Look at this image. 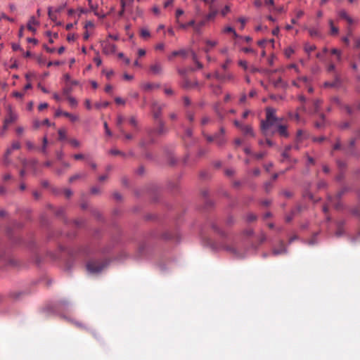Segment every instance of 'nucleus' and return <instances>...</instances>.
Segmentation results:
<instances>
[{
	"label": "nucleus",
	"mask_w": 360,
	"mask_h": 360,
	"mask_svg": "<svg viewBox=\"0 0 360 360\" xmlns=\"http://www.w3.org/2000/svg\"><path fill=\"white\" fill-rule=\"evenodd\" d=\"M277 120L275 109L272 108H266V120H263L261 124L262 130H266L269 127L275 124Z\"/></svg>",
	"instance_id": "obj_1"
},
{
	"label": "nucleus",
	"mask_w": 360,
	"mask_h": 360,
	"mask_svg": "<svg viewBox=\"0 0 360 360\" xmlns=\"http://www.w3.org/2000/svg\"><path fill=\"white\" fill-rule=\"evenodd\" d=\"M107 260H90L86 264V269L91 274H97L101 272L108 264Z\"/></svg>",
	"instance_id": "obj_2"
},
{
	"label": "nucleus",
	"mask_w": 360,
	"mask_h": 360,
	"mask_svg": "<svg viewBox=\"0 0 360 360\" xmlns=\"http://www.w3.org/2000/svg\"><path fill=\"white\" fill-rule=\"evenodd\" d=\"M7 116L4 122V129L6 130L8 124L15 122L18 118V115L13 110L11 105H8L6 107Z\"/></svg>",
	"instance_id": "obj_3"
},
{
	"label": "nucleus",
	"mask_w": 360,
	"mask_h": 360,
	"mask_svg": "<svg viewBox=\"0 0 360 360\" xmlns=\"http://www.w3.org/2000/svg\"><path fill=\"white\" fill-rule=\"evenodd\" d=\"M67 309V303L65 300H58L55 302L53 306V311L54 313L63 316H65V312Z\"/></svg>",
	"instance_id": "obj_4"
},
{
	"label": "nucleus",
	"mask_w": 360,
	"mask_h": 360,
	"mask_svg": "<svg viewBox=\"0 0 360 360\" xmlns=\"http://www.w3.org/2000/svg\"><path fill=\"white\" fill-rule=\"evenodd\" d=\"M103 51L105 54L114 53L116 51V46L114 44H111L108 41H104L102 44Z\"/></svg>",
	"instance_id": "obj_5"
},
{
	"label": "nucleus",
	"mask_w": 360,
	"mask_h": 360,
	"mask_svg": "<svg viewBox=\"0 0 360 360\" xmlns=\"http://www.w3.org/2000/svg\"><path fill=\"white\" fill-rule=\"evenodd\" d=\"M150 71L153 75H160L162 72V65L159 61H155L150 66Z\"/></svg>",
	"instance_id": "obj_6"
},
{
	"label": "nucleus",
	"mask_w": 360,
	"mask_h": 360,
	"mask_svg": "<svg viewBox=\"0 0 360 360\" xmlns=\"http://www.w3.org/2000/svg\"><path fill=\"white\" fill-rule=\"evenodd\" d=\"M39 25V22L36 20V18L34 16L30 17L27 27V29L32 32L33 33H35L37 31V29L34 27V26H37Z\"/></svg>",
	"instance_id": "obj_7"
},
{
	"label": "nucleus",
	"mask_w": 360,
	"mask_h": 360,
	"mask_svg": "<svg viewBox=\"0 0 360 360\" xmlns=\"http://www.w3.org/2000/svg\"><path fill=\"white\" fill-rule=\"evenodd\" d=\"M205 43L206 45L205 51L209 52L212 48L215 47L219 42L217 39H205Z\"/></svg>",
	"instance_id": "obj_8"
},
{
	"label": "nucleus",
	"mask_w": 360,
	"mask_h": 360,
	"mask_svg": "<svg viewBox=\"0 0 360 360\" xmlns=\"http://www.w3.org/2000/svg\"><path fill=\"white\" fill-rule=\"evenodd\" d=\"M278 132L281 136L288 137L289 134L288 131V127L286 125L279 124L278 125Z\"/></svg>",
	"instance_id": "obj_9"
},
{
	"label": "nucleus",
	"mask_w": 360,
	"mask_h": 360,
	"mask_svg": "<svg viewBox=\"0 0 360 360\" xmlns=\"http://www.w3.org/2000/svg\"><path fill=\"white\" fill-rule=\"evenodd\" d=\"M91 10L94 12V15L100 18H104L105 17V15L104 13H101L98 12V5L97 4H92L89 6Z\"/></svg>",
	"instance_id": "obj_10"
},
{
	"label": "nucleus",
	"mask_w": 360,
	"mask_h": 360,
	"mask_svg": "<svg viewBox=\"0 0 360 360\" xmlns=\"http://www.w3.org/2000/svg\"><path fill=\"white\" fill-rule=\"evenodd\" d=\"M59 11H60L59 9L53 11L51 8H49V16L51 18V20L56 22V24H58V22L56 21V18H57L56 14Z\"/></svg>",
	"instance_id": "obj_11"
},
{
	"label": "nucleus",
	"mask_w": 360,
	"mask_h": 360,
	"mask_svg": "<svg viewBox=\"0 0 360 360\" xmlns=\"http://www.w3.org/2000/svg\"><path fill=\"white\" fill-rule=\"evenodd\" d=\"M328 24L330 28V34L336 35L339 32V29L334 25L333 20H328Z\"/></svg>",
	"instance_id": "obj_12"
},
{
	"label": "nucleus",
	"mask_w": 360,
	"mask_h": 360,
	"mask_svg": "<svg viewBox=\"0 0 360 360\" xmlns=\"http://www.w3.org/2000/svg\"><path fill=\"white\" fill-rule=\"evenodd\" d=\"M286 252L285 248L284 247L283 244L281 245V247L278 249H274L272 251V253L274 255H278L283 254Z\"/></svg>",
	"instance_id": "obj_13"
},
{
	"label": "nucleus",
	"mask_w": 360,
	"mask_h": 360,
	"mask_svg": "<svg viewBox=\"0 0 360 360\" xmlns=\"http://www.w3.org/2000/svg\"><path fill=\"white\" fill-rule=\"evenodd\" d=\"M241 131L245 134H250L251 136H254L252 129L250 126L241 127Z\"/></svg>",
	"instance_id": "obj_14"
},
{
	"label": "nucleus",
	"mask_w": 360,
	"mask_h": 360,
	"mask_svg": "<svg viewBox=\"0 0 360 360\" xmlns=\"http://www.w3.org/2000/svg\"><path fill=\"white\" fill-rule=\"evenodd\" d=\"M222 32L224 33H232L236 38H237L238 37L237 33L236 32L235 30L231 26L225 27L223 29Z\"/></svg>",
	"instance_id": "obj_15"
},
{
	"label": "nucleus",
	"mask_w": 360,
	"mask_h": 360,
	"mask_svg": "<svg viewBox=\"0 0 360 360\" xmlns=\"http://www.w3.org/2000/svg\"><path fill=\"white\" fill-rule=\"evenodd\" d=\"M13 150L9 147L7 148L6 153H5V155H4V162L6 164H9L10 163V160L8 158V157L11 155V154L13 153Z\"/></svg>",
	"instance_id": "obj_16"
},
{
	"label": "nucleus",
	"mask_w": 360,
	"mask_h": 360,
	"mask_svg": "<svg viewBox=\"0 0 360 360\" xmlns=\"http://www.w3.org/2000/svg\"><path fill=\"white\" fill-rule=\"evenodd\" d=\"M92 216L98 220V222H102V214L99 210H94L92 211Z\"/></svg>",
	"instance_id": "obj_17"
},
{
	"label": "nucleus",
	"mask_w": 360,
	"mask_h": 360,
	"mask_svg": "<svg viewBox=\"0 0 360 360\" xmlns=\"http://www.w3.org/2000/svg\"><path fill=\"white\" fill-rule=\"evenodd\" d=\"M141 37L145 39L150 37V33L147 28H142L140 32Z\"/></svg>",
	"instance_id": "obj_18"
},
{
	"label": "nucleus",
	"mask_w": 360,
	"mask_h": 360,
	"mask_svg": "<svg viewBox=\"0 0 360 360\" xmlns=\"http://www.w3.org/2000/svg\"><path fill=\"white\" fill-rule=\"evenodd\" d=\"M47 143H48V139H47L46 136H45L43 138V145H42V147L41 148V151L44 155H46V153H47V150H46Z\"/></svg>",
	"instance_id": "obj_19"
},
{
	"label": "nucleus",
	"mask_w": 360,
	"mask_h": 360,
	"mask_svg": "<svg viewBox=\"0 0 360 360\" xmlns=\"http://www.w3.org/2000/svg\"><path fill=\"white\" fill-rule=\"evenodd\" d=\"M194 20H191L189 21L188 23H182L181 22H179V23H177L179 25V28H181V29H186L188 28L189 26H193L194 25Z\"/></svg>",
	"instance_id": "obj_20"
},
{
	"label": "nucleus",
	"mask_w": 360,
	"mask_h": 360,
	"mask_svg": "<svg viewBox=\"0 0 360 360\" xmlns=\"http://www.w3.org/2000/svg\"><path fill=\"white\" fill-rule=\"evenodd\" d=\"M316 49V46L314 45V44H306L304 45V51L307 52V53H311L312 51H314V50Z\"/></svg>",
	"instance_id": "obj_21"
},
{
	"label": "nucleus",
	"mask_w": 360,
	"mask_h": 360,
	"mask_svg": "<svg viewBox=\"0 0 360 360\" xmlns=\"http://www.w3.org/2000/svg\"><path fill=\"white\" fill-rule=\"evenodd\" d=\"M205 25V22H200V23L198 24H195L194 23V25L193 26V29L194 30L198 32V33H200L201 32V30H202V27Z\"/></svg>",
	"instance_id": "obj_22"
},
{
	"label": "nucleus",
	"mask_w": 360,
	"mask_h": 360,
	"mask_svg": "<svg viewBox=\"0 0 360 360\" xmlns=\"http://www.w3.org/2000/svg\"><path fill=\"white\" fill-rule=\"evenodd\" d=\"M331 53L337 56L338 60H341L342 51L340 49H333L331 50Z\"/></svg>",
	"instance_id": "obj_23"
},
{
	"label": "nucleus",
	"mask_w": 360,
	"mask_h": 360,
	"mask_svg": "<svg viewBox=\"0 0 360 360\" xmlns=\"http://www.w3.org/2000/svg\"><path fill=\"white\" fill-rule=\"evenodd\" d=\"M79 120V116L77 114H69V121L77 122Z\"/></svg>",
	"instance_id": "obj_24"
},
{
	"label": "nucleus",
	"mask_w": 360,
	"mask_h": 360,
	"mask_svg": "<svg viewBox=\"0 0 360 360\" xmlns=\"http://www.w3.org/2000/svg\"><path fill=\"white\" fill-rule=\"evenodd\" d=\"M145 249L146 246L144 245H140L137 251L136 257H140L143 254Z\"/></svg>",
	"instance_id": "obj_25"
},
{
	"label": "nucleus",
	"mask_w": 360,
	"mask_h": 360,
	"mask_svg": "<svg viewBox=\"0 0 360 360\" xmlns=\"http://www.w3.org/2000/svg\"><path fill=\"white\" fill-rule=\"evenodd\" d=\"M108 105H109L108 102L104 101V102L96 103L95 104V107L96 108L99 109V108H106Z\"/></svg>",
	"instance_id": "obj_26"
},
{
	"label": "nucleus",
	"mask_w": 360,
	"mask_h": 360,
	"mask_svg": "<svg viewBox=\"0 0 360 360\" xmlns=\"http://www.w3.org/2000/svg\"><path fill=\"white\" fill-rule=\"evenodd\" d=\"M69 105L72 108H76L77 106V101L75 98L69 97Z\"/></svg>",
	"instance_id": "obj_27"
},
{
	"label": "nucleus",
	"mask_w": 360,
	"mask_h": 360,
	"mask_svg": "<svg viewBox=\"0 0 360 360\" xmlns=\"http://www.w3.org/2000/svg\"><path fill=\"white\" fill-rule=\"evenodd\" d=\"M62 64L63 65L65 64V61L56 60V61H53V62H51V61L49 62L47 64V66L48 67H50L51 65L58 66Z\"/></svg>",
	"instance_id": "obj_28"
},
{
	"label": "nucleus",
	"mask_w": 360,
	"mask_h": 360,
	"mask_svg": "<svg viewBox=\"0 0 360 360\" xmlns=\"http://www.w3.org/2000/svg\"><path fill=\"white\" fill-rule=\"evenodd\" d=\"M184 14V11L182 9H177L176 11V23H179L180 19L179 17Z\"/></svg>",
	"instance_id": "obj_29"
},
{
	"label": "nucleus",
	"mask_w": 360,
	"mask_h": 360,
	"mask_svg": "<svg viewBox=\"0 0 360 360\" xmlns=\"http://www.w3.org/2000/svg\"><path fill=\"white\" fill-rule=\"evenodd\" d=\"M352 36V32L349 31L348 34L342 38V41H344L347 45L349 44V37Z\"/></svg>",
	"instance_id": "obj_30"
},
{
	"label": "nucleus",
	"mask_w": 360,
	"mask_h": 360,
	"mask_svg": "<svg viewBox=\"0 0 360 360\" xmlns=\"http://www.w3.org/2000/svg\"><path fill=\"white\" fill-rule=\"evenodd\" d=\"M354 47L360 50V37H356L354 39Z\"/></svg>",
	"instance_id": "obj_31"
},
{
	"label": "nucleus",
	"mask_w": 360,
	"mask_h": 360,
	"mask_svg": "<svg viewBox=\"0 0 360 360\" xmlns=\"http://www.w3.org/2000/svg\"><path fill=\"white\" fill-rule=\"evenodd\" d=\"M293 53H294V50L291 47H288V48L285 49V55L288 58H290Z\"/></svg>",
	"instance_id": "obj_32"
},
{
	"label": "nucleus",
	"mask_w": 360,
	"mask_h": 360,
	"mask_svg": "<svg viewBox=\"0 0 360 360\" xmlns=\"http://www.w3.org/2000/svg\"><path fill=\"white\" fill-rule=\"evenodd\" d=\"M309 33L312 37L319 36V31L316 29H315V28H310V29H309Z\"/></svg>",
	"instance_id": "obj_33"
},
{
	"label": "nucleus",
	"mask_w": 360,
	"mask_h": 360,
	"mask_svg": "<svg viewBox=\"0 0 360 360\" xmlns=\"http://www.w3.org/2000/svg\"><path fill=\"white\" fill-rule=\"evenodd\" d=\"M327 52H328V49H327L326 47H324V48L323 49L322 52H321V53H318L316 54V57H317L318 58L322 59V58H323L324 55H325Z\"/></svg>",
	"instance_id": "obj_34"
},
{
	"label": "nucleus",
	"mask_w": 360,
	"mask_h": 360,
	"mask_svg": "<svg viewBox=\"0 0 360 360\" xmlns=\"http://www.w3.org/2000/svg\"><path fill=\"white\" fill-rule=\"evenodd\" d=\"M231 11V8L229 6H226L221 11L222 15H226Z\"/></svg>",
	"instance_id": "obj_35"
},
{
	"label": "nucleus",
	"mask_w": 360,
	"mask_h": 360,
	"mask_svg": "<svg viewBox=\"0 0 360 360\" xmlns=\"http://www.w3.org/2000/svg\"><path fill=\"white\" fill-rule=\"evenodd\" d=\"M338 15L340 17L344 18V19H346L349 15L347 14V13L346 12V11L345 10H341L338 12Z\"/></svg>",
	"instance_id": "obj_36"
},
{
	"label": "nucleus",
	"mask_w": 360,
	"mask_h": 360,
	"mask_svg": "<svg viewBox=\"0 0 360 360\" xmlns=\"http://www.w3.org/2000/svg\"><path fill=\"white\" fill-rule=\"evenodd\" d=\"M103 125H104L105 131L106 135H108L109 136H112V132L109 129L107 122H105Z\"/></svg>",
	"instance_id": "obj_37"
},
{
	"label": "nucleus",
	"mask_w": 360,
	"mask_h": 360,
	"mask_svg": "<svg viewBox=\"0 0 360 360\" xmlns=\"http://www.w3.org/2000/svg\"><path fill=\"white\" fill-rule=\"evenodd\" d=\"M94 62L96 63V65L97 66H100L102 63V60L101 58V57L97 55L94 58Z\"/></svg>",
	"instance_id": "obj_38"
},
{
	"label": "nucleus",
	"mask_w": 360,
	"mask_h": 360,
	"mask_svg": "<svg viewBox=\"0 0 360 360\" xmlns=\"http://www.w3.org/2000/svg\"><path fill=\"white\" fill-rule=\"evenodd\" d=\"M65 129H60L58 131L59 138L60 140H63L65 138Z\"/></svg>",
	"instance_id": "obj_39"
},
{
	"label": "nucleus",
	"mask_w": 360,
	"mask_h": 360,
	"mask_svg": "<svg viewBox=\"0 0 360 360\" xmlns=\"http://www.w3.org/2000/svg\"><path fill=\"white\" fill-rule=\"evenodd\" d=\"M84 27L86 30H88V29H93L94 27V24L91 21H88V22H86V24L84 25Z\"/></svg>",
	"instance_id": "obj_40"
},
{
	"label": "nucleus",
	"mask_w": 360,
	"mask_h": 360,
	"mask_svg": "<svg viewBox=\"0 0 360 360\" xmlns=\"http://www.w3.org/2000/svg\"><path fill=\"white\" fill-rule=\"evenodd\" d=\"M231 63V60L230 58H226L225 63L224 64L221 65V68L224 69V70H226L228 66L229 65V64Z\"/></svg>",
	"instance_id": "obj_41"
},
{
	"label": "nucleus",
	"mask_w": 360,
	"mask_h": 360,
	"mask_svg": "<svg viewBox=\"0 0 360 360\" xmlns=\"http://www.w3.org/2000/svg\"><path fill=\"white\" fill-rule=\"evenodd\" d=\"M238 21L240 22V24H241L240 29L243 30L245 27V25L246 22V19L243 17H241V18H238Z\"/></svg>",
	"instance_id": "obj_42"
},
{
	"label": "nucleus",
	"mask_w": 360,
	"mask_h": 360,
	"mask_svg": "<svg viewBox=\"0 0 360 360\" xmlns=\"http://www.w3.org/2000/svg\"><path fill=\"white\" fill-rule=\"evenodd\" d=\"M11 148L13 149V150H18L20 148V144L19 142L16 141V142H13L11 146Z\"/></svg>",
	"instance_id": "obj_43"
},
{
	"label": "nucleus",
	"mask_w": 360,
	"mask_h": 360,
	"mask_svg": "<svg viewBox=\"0 0 360 360\" xmlns=\"http://www.w3.org/2000/svg\"><path fill=\"white\" fill-rule=\"evenodd\" d=\"M295 13H296V18L297 19L302 18L304 15V11L302 10H297L295 11Z\"/></svg>",
	"instance_id": "obj_44"
},
{
	"label": "nucleus",
	"mask_w": 360,
	"mask_h": 360,
	"mask_svg": "<svg viewBox=\"0 0 360 360\" xmlns=\"http://www.w3.org/2000/svg\"><path fill=\"white\" fill-rule=\"evenodd\" d=\"M101 191L98 187H93L91 188V193L92 194H98L100 193Z\"/></svg>",
	"instance_id": "obj_45"
},
{
	"label": "nucleus",
	"mask_w": 360,
	"mask_h": 360,
	"mask_svg": "<svg viewBox=\"0 0 360 360\" xmlns=\"http://www.w3.org/2000/svg\"><path fill=\"white\" fill-rule=\"evenodd\" d=\"M129 123L134 126V127H136L137 126V122H136V120L134 117H130L129 119Z\"/></svg>",
	"instance_id": "obj_46"
},
{
	"label": "nucleus",
	"mask_w": 360,
	"mask_h": 360,
	"mask_svg": "<svg viewBox=\"0 0 360 360\" xmlns=\"http://www.w3.org/2000/svg\"><path fill=\"white\" fill-rule=\"evenodd\" d=\"M85 106L88 110H91L92 108L91 101L89 99H86L84 102Z\"/></svg>",
	"instance_id": "obj_47"
},
{
	"label": "nucleus",
	"mask_w": 360,
	"mask_h": 360,
	"mask_svg": "<svg viewBox=\"0 0 360 360\" xmlns=\"http://www.w3.org/2000/svg\"><path fill=\"white\" fill-rule=\"evenodd\" d=\"M115 101L116 103H117V104H122V105L125 104L124 100H123L122 98L117 97V98H115Z\"/></svg>",
	"instance_id": "obj_48"
},
{
	"label": "nucleus",
	"mask_w": 360,
	"mask_h": 360,
	"mask_svg": "<svg viewBox=\"0 0 360 360\" xmlns=\"http://www.w3.org/2000/svg\"><path fill=\"white\" fill-rule=\"evenodd\" d=\"M41 124H42V123L39 120H35L33 122L34 127L36 128V129H38L39 127H40V126Z\"/></svg>",
	"instance_id": "obj_49"
},
{
	"label": "nucleus",
	"mask_w": 360,
	"mask_h": 360,
	"mask_svg": "<svg viewBox=\"0 0 360 360\" xmlns=\"http://www.w3.org/2000/svg\"><path fill=\"white\" fill-rule=\"evenodd\" d=\"M238 63L240 66L243 67L244 69H247L248 63L245 60H240Z\"/></svg>",
	"instance_id": "obj_50"
},
{
	"label": "nucleus",
	"mask_w": 360,
	"mask_h": 360,
	"mask_svg": "<svg viewBox=\"0 0 360 360\" xmlns=\"http://www.w3.org/2000/svg\"><path fill=\"white\" fill-rule=\"evenodd\" d=\"M123 117L122 115H118L117 118V124L118 126H120L123 122Z\"/></svg>",
	"instance_id": "obj_51"
},
{
	"label": "nucleus",
	"mask_w": 360,
	"mask_h": 360,
	"mask_svg": "<svg viewBox=\"0 0 360 360\" xmlns=\"http://www.w3.org/2000/svg\"><path fill=\"white\" fill-rule=\"evenodd\" d=\"M24 132V128L22 127H18L16 128V133L18 135H21Z\"/></svg>",
	"instance_id": "obj_52"
},
{
	"label": "nucleus",
	"mask_w": 360,
	"mask_h": 360,
	"mask_svg": "<svg viewBox=\"0 0 360 360\" xmlns=\"http://www.w3.org/2000/svg\"><path fill=\"white\" fill-rule=\"evenodd\" d=\"M245 233L248 237L251 236L253 234L252 229L251 228L248 229L247 230L245 231Z\"/></svg>",
	"instance_id": "obj_53"
},
{
	"label": "nucleus",
	"mask_w": 360,
	"mask_h": 360,
	"mask_svg": "<svg viewBox=\"0 0 360 360\" xmlns=\"http://www.w3.org/2000/svg\"><path fill=\"white\" fill-rule=\"evenodd\" d=\"M145 54H146V51H145V49H139L138 50V55H139L140 57H142V56H145Z\"/></svg>",
	"instance_id": "obj_54"
},
{
	"label": "nucleus",
	"mask_w": 360,
	"mask_h": 360,
	"mask_svg": "<svg viewBox=\"0 0 360 360\" xmlns=\"http://www.w3.org/2000/svg\"><path fill=\"white\" fill-rule=\"evenodd\" d=\"M152 11L155 14V15H159L160 14V9L158 6H155L153 7L152 8Z\"/></svg>",
	"instance_id": "obj_55"
},
{
	"label": "nucleus",
	"mask_w": 360,
	"mask_h": 360,
	"mask_svg": "<svg viewBox=\"0 0 360 360\" xmlns=\"http://www.w3.org/2000/svg\"><path fill=\"white\" fill-rule=\"evenodd\" d=\"M70 143H71L74 147H75V148H77V147H79V141H77V140H75V139H74V140H72V141H70Z\"/></svg>",
	"instance_id": "obj_56"
},
{
	"label": "nucleus",
	"mask_w": 360,
	"mask_h": 360,
	"mask_svg": "<svg viewBox=\"0 0 360 360\" xmlns=\"http://www.w3.org/2000/svg\"><path fill=\"white\" fill-rule=\"evenodd\" d=\"M304 134V132L302 130H298L297 132V139L298 140L301 139L302 136H303Z\"/></svg>",
	"instance_id": "obj_57"
},
{
	"label": "nucleus",
	"mask_w": 360,
	"mask_h": 360,
	"mask_svg": "<svg viewBox=\"0 0 360 360\" xmlns=\"http://www.w3.org/2000/svg\"><path fill=\"white\" fill-rule=\"evenodd\" d=\"M335 69V65L330 64V65H328V67L327 68V70H328V72H330L334 71Z\"/></svg>",
	"instance_id": "obj_58"
},
{
	"label": "nucleus",
	"mask_w": 360,
	"mask_h": 360,
	"mask_svg": "<svg viewBox=\"0 0 360 360\" xmlns=\"http://www.w3.org/2000/svg\"><path fill=\"white\" fill-rule=\"evenodd\" d=\"M164 48H165V45L162 43H160V44H157L155 46V49H157V50H163Z\"/></svg>",
	"instance_id": "obj_59"
},
{
	"label": "nucleus",
	"mask_w": 360,
	"mask_h": 360,
	"mask_svg": "<svg viewBox=\"0 0 360 360\" xmlns=\"http://www.w3.org/2000/svg\"><path fill=\"white\" fill-rule=\"evenodd\" d=\"M48 107V104L46 103H42L39 105V110H42L43 109Z\"/></svg>",
	"instance_id": "obj_60"
},
{
	"label": "nucleus",
	"mask_w": 360,
	"mask_h": 360,
	"mask_svg": "<svg viewBox=\"0 0 360 360\" xmlns=\"http://www.w3.org/2000/svg\"><path fill=\"white\" fill-rule=\"evenodd\" d=\"M7 215H8V213L6 210H0V217H2V218L6 217H7Z\"/></svg>",
	"instance_id": "obj_61"
},
{
	"label": "nucleus",
	"mask_w": 360,
	"mask_h": 360,
	"mask_svg": "<svg viewBox=\"0 0 360 360\" xmlns=\"http://www.w3.org/2000/svg\"><path fill=\"white\" fill-rule=\"evenodd\" d=\"M73 157L75 160H82L84 158V156L82 154H76Z\"/></svg>",
	"instance_id": "obj_62"
},
{
	"label": "nucleus",
	"mask_w": 360,
	"mask_h": 360,
	"mask_svg": "<svg viewBox=\"0 0 360 360\" xmlns=\"http://www.w3.org/2000/svg\"><path fill=\"white\" fill-rule=\"evenodd\" d=\"M266 240V236L264 234L262 233L259 238V243H262Z\"/></svg>",
	"instance_id": "obj_63"
},
{
	"label": "nucleus",
	"mask_w": 360,
	"mask_h": 360,
	"mask_svg": "<svg viewBox=\"0 0 360 360\" xmlns=\"http://www.w3.org/2000/svg\"><path fill=\"white\" fill-rule=\"evenodd\" d=\"M112 87L110 85H106L105 87V91L107 93H110L112 91Z\"/></svg>",
	"instance_id": "obj_64"
}]
</instances>
